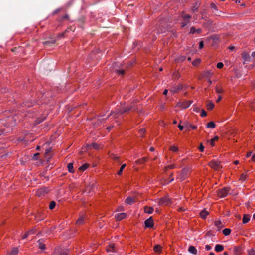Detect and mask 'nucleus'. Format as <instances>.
Listing matches in <instances>:
<instances>
[{
    "mask_svg": "<svg viewBox=\"0 0 255 255\" xmlns=\"http://www.w3.org/2000/svg\"><path fill=\"white\" fill-rule=\"evenodd\" d=\"M127 216V214L125 213H117L115 214V217L118 221H120L123 219H125Z\"/></svg>",
    "mask_w": 255,
    "mask_h": 255,
    "instance_id": "9b49d317",
    "label": "nucleus"
},
{
    "mask_svg": "<svg viewBox=\"0 0 255 255\" xmlns=\"http://www.w3.org/2000/svg\"><path fill=\"white\" fill-rule=\"evenodd\" d=\"M202 31V30L200 28H198V29H196L194 27H192L190 28V32H189V33L190 34H194L195 33H197L198 34H200L201 33Z\"/></svg>",
    "mask_w": 255,
    "mask_h": 255,
    "instance_id": "aec40b11",
    "label": "nucleus"
},
{
    "mask_svg": "<svg viewBox=\"0 0 255 255\" xmlns=\"http://www.w3.org/2000/svg\"><path fill=\"white\" fill-rule=\"evenodd\" d=\"M229 190H230L229 188H227V187L224 188L220 189L218 191L217 195L219 197H220L221 198L225 197L227 196V195L229 193Z\"/></svg>",
    "mask_w": 255,
    "mask_h": 255,
    "instance_id": "7ed1b4c3",
    "label": "nucleus"
},
{
    "mask_svg": "<svg viewBox=\"0 0 255 255\" xmlns=\"http://www.w3.org/2000/svg\"><path fill=\"white\" fill-rule=\"evenodd\" d=\"M184 21L181 23V26L182 27L186 26L190 22V19L191 16L188 14H185L182 16Z\"/></svg>",
    "mask_w": 255,
    "mask_h": 255,
    "instance_id": "6e6552de",
    "label": "nucleus"
},
{
    "mask_svg": "<svg viewBox=\"0 0 255 255\" xmlns=\"http://www.w3.org/2000/svg\"><path fill=\"white\" fill-rule=\"evenodd\" d=\"M204 147L202 143H200V146L199 147V149L201 152H203L204 151Z\"/></svg>",
    "mask_w": 255,
    "mask_h": 255,
    "instance_id": "5fc2aeb1",
    "label": "nucleus"
},
{
    "mask_svg": "<svg viewBox=\"0 0 255 255\" xmlns=\"http://www.w3.org/2000/svg\"><path fill=\"white\" fill-rule=\"evenodd\" d=\"M183 88V86L182 85H179L178 86H175L174 87H173L171 90L170 91L171 92H172L173 93H177L180 90H182Z\"/></svg>",
    "mask_w": 255,
    "mask_h": 255,
    "instance_id": "a211bd4d",
    "label": "nucleus"
},
{
    "mask_svg": "<svg viewBox=\"0 0 255 255\" xmlns=\"http://www.w3.org/2000/svg\"><path fill=\"white\" fill-rule=\"evenodd\" d=\"M54 255H67V252L65 251H63L62 250H60L59 249H56L54 251Z\"/></svg>",
    "mask_w": 255,
    "mask_h": 255,
    "instance_id": "f3484780",
    "label": "nucleus"
},
{
    "mask_svg": "<svg viewBox=\"0 0 255 255\" xmlns=\"http://www.w3.org/2000/svg\"><path fill=\"white\" fill-rule=\"evenodd\" d=\"M49 191V189L47 188L43 187L39 189L36 192V195L38 196H40L42 194L47 193Z\"/></svg>",
    "mask_w": 255,
    "mask_h": 255,
    "instance_id": "ddd939ff",
    "label": "nucleus"
},
{
    "mask_svg": "<svg viewBox=\"0 0 255 255\" xmlns=\"http://www.w3.org/2000/svg\"><path fill=\"white\" fill-rule=\"evenodd\" d=\"M207 115V113L204 110H202V112L201 114V116L202 117H205Z\"/></svg>",
    "mask_w": 255,
    "mask_h": 255,
    "instance_id": "6e6d98bb",
    "label": "nucleus"
},
{
    "mask_svg": "<svg viewBox=\"0 0 255 255\" xmlns=\"http://www.w3.org/2000/svg\"><path fill=\"white\" fill-rule=\"evenodd\" d=\"M205 249H206V250L209 251V250H210L212 249V247H211V246L210 245H206L205 246Z\"/></svg>",
    "mask_w": 255,
    "mask_h": 255,
    "instance_id": "680f3d73",
    "label": "nucleus"
},
{
    "mask_svg": "<svg viewBox=\"0 0 255 255\" xmlns=\"http://www.w3.org/2000/svg\"><path fill=\"white\" fill-rule=\"evenodd\" d=\"M249 255H255V251L254 249H251L248 251Z\"/></svg>",
    "mask_w": 255,
    "mask_h": 255,
    "instance_id": "49530a36",
    "label": "nucleus"
},
{
    "mask_svg": "<svg viewBox=\"0 0 255 255\" xmlns=\"http://www.w3.org/2000/svg\"><path fill=\"white\" fill-rule=\"evenodd\" d=\"M173 77L174 78L177 79L180 77V74L179 72L176 71L173 74Z\"/></svg>",
    "mask_w": 255,
    "mask_h": 255,
    "instance_id": "58836bf2",
    "label": "nucleus"
},
{
    "mask_svg": "<svg viewBox=\"0 0 255 255\" xmlns=\"http://www.w3.org/2000/svg\"><path fill=\"white\" fill-rule=\"evenodd\" d=\"M33 105V103L32 102H26L23 103V106H27L28 107H30Z\"/></svg>",
    "mask_w": 255,
    "mask_h": 255,
    "instance_id": "a19ab883",
    "label": "nucleus"
},
{
    "mask_svg": "<svg viewBox=\"0 0 255 255\" xmlns=\"http://www.w3.org/2000/svg\"><path fill=\"white\" fill-rule=\"evenodd\" d=\"M185 59H186V57H185V56H181L179 58L178 60L181 61V62H183V61H184L185 60Z\"/></svg>",
    "mask_w": 255,
    "mask_h": 255,
    "instance_id": "e2e57ef3",
    "label": "nucleus"
},
{
    "mask_svg": "<svg viewBox=\"0 0 255 255\" xmlns=\"http://www.w3.org/2000/svg\"><path fill=\"white\" fill-rule=\"evenodd\" d=\"M29 236V234L27 232H26L24 235L22 236V239H26L28 236Z\"/></svg>",
    "mask_w": 255,
    "mask_h": 255,
    "instance_id": "bf43d9fd",
    "label": "nucleus"
},
{
    "mask_svg": "<svg viewBox=\"0 0 255 255\" xmlns=\"http://www.w3.org/2000/svg\"><path fill=\"white\" fill-rule=\"evenodd\" d=\"M213 75V73H212L210 71H206L204 74L203 77L209 78Z\"/></svg>",
    "mask_w": 255,
    "mask_h": 255,
    "instance_id": "7c9ffc66",
    "label": "nucleus"
},
{
    "mask_svg": "<svg viewBox=\"0 0 255 255\" xmlns=\"http://www.w3.org/2000/svg\"><path fill=\"white\" fill-rule=\"evenodd\" d=\"M126 166V165L125 164H123L121 166L120 170H119V171L117 173L118 175H122L123 171V169L125 168Z\"/></svg>",
    "mask_w": 255,
    "mask_h": 255,
    "instance_id": "c9c22d12",
    "label": "nucleus"
},
{
    "mask_svg": "<svg viewBox=\"0 0 255 255\" xmlns=\"http://www.w3.org/2000/svg\"><path fill=\"white\" fill-rule=\"evenodd\" d=\"M107 251L108 252H112V253L116 252L115 244L114 243H111L109 245V246L107 248Z\"/></svg>",
    "mask_w": 255,
    "mask_h": 255,
    "instance_id": "dca6fc26",
    "label": "nucleus"
},
{
    "mask_svg": "<svg viewBox=\"0 0 255 255\" xmlns=\"http://www.w3.org/2000/svg\"><path fill=\"white\" fill-rule=\"evenodd\" d=\"M215 124L213 122L211 121L207 124V128H215Z\"/></svg>",
    "mask_w": 255,
    "mask_h": 255,
    "instance_id": "2f4dec72",
    "label": "nucleus"
},
{
    "mask_svg": "<svg viewBox=\"0 0 255 255\" xmlns=\"http://www.w3.org/2000/svg\"><path fill=\"white\" fill-rule=\"evenodd\" d=\"M37 247L41 250H44L45 249V244L44 243V240L42 239H39L37 241Z\"/></svg>",
    "mask_w": 255,
    "mask_h": 255,
    "instance_id": "4468645a",
    "label": "nucleus"
},
{
    "mask_svg": "<svg viewBox=\"0 0 255 255\" xmlns=\"http://www.w3.org/2000/svg\"><path fill=\"white\" fill-rule=\"evenodd\" d=\"M192 101H185L184 102H178L177 103V106L186 109L189 107L192 104Z\"/></svg>",
    "mask_w": 255,
    "mask_h": 255,
    "instance_id": "20e7f679",
    "label": "nucleus"
},
{
    "mask_svg": "<svg viewBox=\"0 0 255 255\" xmlns=\"http://www.w3.org/2000/svg\"><path fill=\"white\" fill-rule=\"evenodd\" d=\"M231 230L228 228L224 229L222 232L225 236H228L231 233Z\"/></svg>",
    "mask_w": 255,
    "mask_h": 255,
    "instance_id": "473e14b6",
    "label": "nucleus"
},
{
    "mask_svg": "<svg viewBox=\"0 0 255 255\" xmlns=\"http://www.w3.org/2000/svg\"><path fill=\"white\" fill-rule=\"evenodd\" d=\"M45 118H46V117H44L42 118H38L36 121V124H40V123H41L43 121V120L45 119Z\"/></svg>",
    "mask_w": 255,
    "mask_h": 255,
    "instance_id": "79ce46f5",
    "label": "nucleus"
},
{
    "mask_svg": "<svg viewBox=\"0 0 255 255\" xmlns=\"http://www.w3.org/2000/svg\"><path fill=\"white\" fill-rule=\"evenodd\" d=\"M89 164L85 163L83 164L82 166H80L79 168V170L81 171H84L88 167Z\"/></svg>",
    "mask_w": 255,
    "mask_h": 255,
    "instance_id": "72a5a7b5",
    "label": "nucleus"
},
{
    "mask_svg": "<svg viewBox=\"0 0 255 255\" xmlns=\"http://www.w3.org/2000/svg\"><path fill=\"white\" fill-rule=\"evenodd\" d=\"M189 169L187 168L183 169L180 175L177 177L178 179H179L181 181L185 180L188 174Z\"/></svg>",
    "mask_w": 255,
    "mask_h": 255,
    "instance_id": "39448f33",
    "label": "nucleus"
},
{
    "mask_svg": "<svg viewBox=\"0 0 255 255\" xmlns=\"http://www.w3.org/2000/svg\"><path fill=\"white\" fill-rule=\"evenodd\" d=\"M209 165L216 170H219L221 167L220 162L217 161H212L209 163Z\"/></svg>",
    "mask_w": 255,
    "mask_h": 255,
    "instance_id": "423d86ee",
    "label": "nucleus"
},
{
    "mask_svg": "<svg viewBox=\"0 0 255 255\" xmlns=\"http://www.w3.org/2000/svg\"><path fill=\"white\" fill-rule=\"evenodd\" d=\"M91 146L93 147V148L95 149H98V145L96 143H93L91 145Z\"/></svg>",
    "mask_w": 255,
    "mask_h": 255,
    "instance_id": "69168bd1",
    "label": "nucleus"
},
{
    "mask_svg": "<svg viewBox=\"0 0 255 255\" xmlns=\"http://www.w3.org/2000/svg\"><path fill=\"white\" fill-rule=\"evenodd\" d=\"M95 187V185L94 184L89 185L88 186H87L86 188V191H89V192L87 193H89L91 190H92Z\"/></svg>",
    "mask_w": 255,
    "mask_h": 255,
    "instance_id": "ea45409f",
    "label": "nucleus"
},
{
    "mask_svg": "<svg viewBox=\"0 0 255 255\" xmlns=\"http://www.w3.org/2000/svg\"><path fill=\"white\" fill-rule=\"evenodd\" d=\"M224 250V246L220 244H217L215 247V250L217 252H220Z\"/></svg>",
    "mask_w": 255,
    "mask_h": 255,
    "instance_id": "412c9836",
    "label": "nucleus"
},
{
    "mask_svg": "<svg viewBox=\"0 0 255 255\" xmlns=\"http://www.w3.org/2000/svg\"><path fill=\"white\" fill-rule=\"evenodd\" d=\"M135 202V199L131 197H128L125 200V203L127 204L131 205L133 203Z\"/></svg>",
    "mask_w": 255,
    "mask_h": 255,
    "instance_id": "6ab92c4d",
    "label": "nucleus"
},
{
    "mask_svg": "<svg viewBox=\"0 0 255 255\" xmlns=\"http://www.w3.org/2000/svg\"><path fill=\"white\" fill-rule=\"evenodd\" d=\"M68 18H69V15L67 14H66L62 17V20L68 19Z\"/></svg>",
    "mask_w": 255,
    "mask_h": 255,
    "instance_id": "338daca9",
    "label": "nucleus"
},
{
    "mask_svg": "<svg viewBox=\"0 0 255 255\" xmlns=\"http://www.w3.org/2000/svg\"><path fill=\"white\" fill-rule=\"evenodd\" d=\"M162 247L159 245H156L153 248V250L155 252L157 253H160L161 252Z\"/></svg>",
    "mask_w": 255,
    "mask_h": 255,
    "instance_id": "4be33fe9",
    "label": "nucleus"
},
{
    "mask_svg": "<svg viewBox=\"0 0 255 255\" xmlns=\"http://www.w3.org/2000/svg\"><path fill=\"white\" fill-rule=\"evenodd\" d=\"M218 139V136H215L214 138L211 139V144L212 145V146H214V142L217 140Z\"/></svg>",
    "mask_w": 255,
    "mask_h": 255,
    "instance_id": "a18cd8bd",
    "label": "nucleus"
},
{
    "mask_svg": "<svg viewBox=\"0 0 255 255\" xmlns=\"http://www.w3.org/2000/svg\"><path fill=\"white\" fill-rule=\"evenodd\" d=\"M145 132V129L143 128L140 129V130L139 131V132H140L141 135H142Z\"/></svg>",
    "mask_w": 255,
    "mask_h": 255,
    "instance_id": "0e129e2a",
    "label": "nucleus"
},
{
    "mask_svg": "<svg viewBox=\"0 0 255 255\" xmlns=\"http://www.w3.org/2000/svg\"><path fill=\"white\" fill-rule=\"evenodd\" d=\"M207 107L208 110H211L214 108V104L212 102H210L207 104Z\"/></svg>",
    "mask_w": 255,
    "mask_h": 255,
    "instance_id": "e433bc0d",
    "label": "nucleus"
},
{
    "mask_svg": "<svg viewBox=\"0 0 255 255\" xmlns=\"http://www.w3.org/2000/svg\"><path fill=\"white\" fill-rule=\"evenodd\" d=\"M198 9V6H194L193 7H192V11L193 12H195L196 11H197Z\"/></svg>",
    "mask_w": 255,
    "mask_h": 255,
    "instance_id": "774afa93",
    "label": "nucleus"
},
{
    "mask_svg": "<svg viewBox=\"0 0 255 255\" xmlns=\"http://www.w3.org/2000/svg\"><path fill=\"white\" fill-rule=\"evenodd\" d=\"M170 150L173 152H177L178 151V148L177 147H176L175 146H171L170 147Z\"/></svg>",
    "mask_w": 255,
    "mask_h": 255,
    "instance_id": "37998d69",
    "label": "nucleus"
},
{
    "mask_svg": "<svg viewBox=\"0 0 255 255\" xmlns=\"http://www.w3.org/2000/svg\"><path fill=\"white\" fill-rule=\"evenodd\" d=\"M215 90H216V92L218 93V94H220V93H223L224 92V90L221 89V88H219V87H218L217 86L215 88Z\"/></svg>",
    "mask_w": 255,
    "mask_h": 255,
    "instance_id": "c03bdc74",
    "label": "nucleus"
},
{
    "mask_svg": "<svg viewBox=\"0 0 255 255\" xmlns=\"http://www.w3.org/2000/svg\"><path fill=\"white\" fill-rule=\"evenodd\" d=\"M116 72L117 74L119 75H123L125 73V71L124 70H117Z\"/></svg>",
    "mask_w": 255,
    "mask_h": 255,
    "instance_id": "09e8293b",
    "label": "nucleus"
},
{
    "mask_svg": "<svg viewBox=\"0 0 255 255\" xmlns=\"http://www.w3.org/2000/svg\"><path fill=\"white\" fill-rule=\"evenodd\" d=\"M176 167V166L175 164H171L170 165H168L166 167V169H173Z\"/></svg>",
    "mask_w": 255,
    "mask_h": 255,
    "instance_id": "4d7b16f0",
    "label": "nucleus"
},
{
    "mask_svg": "<svg viewBox=\"0 0 255 255\" xmlns=\"http://www.w3.org/2000/svg\"><path fill=\"white\" fill-rule=\"evenodd\" d=\"M145 228H151L153 227L154 222L152 217H149L146 219L145 222Z\"/></svg>",
    "mask_w": 255,
    "mask_h": 255,
    "instance_id": "1a4fd4ad",
    "label": "nucleus"
},
{
    "mask_svg": "<svg viewBox=\"0 0 255 255\" xmlns=\"http://www.w3.org/2000/svg\"><path fill=\"white\" fill-rule=\"evenodd\" d=\"M85 217L83 215H81L76 221V224L80 225L84 222V219Z\"/></svg>",
    "mask_w": 255,
    "mask_h": 255,
    "instance_id": "a878e982",
    "label": "nucleus"
},
{
    "mask_svg": "<svg viewBox=\"0 0 255 255\" xmlns=\"http://www.w3.org/2000/svg\"><path fill=\"white\" fill-rule=\"evenodd\" d=\"M27 232H28L29 235H32V234H34L35 233V229H31L29 231H28Z\"/></svg>",
    "mask_w": 255,
    "mask_h": 255,
    "instance_id": "864d4df0",
    "label": "nucleus"
},
{
    "mask_svg": "<svg viewBox=\"0 0 255 255\" xmlns=\"http://www.w3.org/2000/svg\"><path fill=\"white\" fill-rule=\"evenodd\" d=\"M39 156V153H36L35 154H34L33 155V159L34 160H37L38 159V157Z\"/></svg>",
    "mask_w": 255,
    "mask_h": 255,
    "instance_id": "603ef678",
    "label": "nucleus"
},
{
    "mask_svg": "<svg viewBox=\"0 0 255 255\" xmlns=\"http://www.w3.org/2000/svg\"><path fill=\"white\" fill-rule=\"evenodd\" d=\"M214 226L216 227L217 231H220L223 227V225L220 220L215 221L214 222Z\"/></svg>",
    "mask_w": 255,
    "mask_h": 255,
    "instance_id": "2eb2a0df",
    "label": "nucleus"
},
{
    "mask_svg": "<svg viewBox=\"0 0 255 255\" xmlns=\"http://www.w3.org/2000/svg\"><path fill=\"white\" fill-rule=\"evenodd\" d=\"M250 220V216L247 214H244L243 218V223L244 224L247 223Z\"/></svg>",
    "mask_w": 255,
    "mask_h": 255,
    "instance_id": "b1692460",
    "label": "nucleus"
},
{
    "mask_svg": "<svg viewBox=\"0 0 255 255\" xmlns=\"http://www.w3.org/2000/svg\"><path fill=\"white\" fill-rule=\"evenodd\" d=\"M41 68L46 71H51L52 68L49 67V64L47 61H43L41 65Z\"/></svg>",
    "mask_w": 255,
    "mask_h": 255,
    "instance_id": "f8f14e48",
    "label": "nucleus"
},
{
    "mask_svg": "<svg viewBox=\"0 0 255 255\" xmlns=\"http://www.w3.org/2000/svg\"><path fill=\"white\" fill-rule=\"evenodd\" d=\"M147 161V158H141V159H138V160H137L136 161V162L137 163V164H143L144 163V162H145L146 161Z\"/></svg>",
    "mask_w": 255,
    "mask_h": 255,
    "instance_id": "f704fd0d",
    "label": "nucleus"
},
{
    "mask_svg": "<svg viewBox=\"0 0 255 255\" xmlns=\"http://www.w3.org/2000/svg\"><path fill=\"white\" fill-rule=\"evenodd\" d=\"M67 168L68 169V171L70 173H73L74 172L73 170V165L72 163H69L67 165Z\"/></svg>",
    "mask_w": 255,
    "mask_h": 255,
    "instance_id": "c756f323",
    "label": "nucleus"
},
{
    "mask_svg": "<svg viewBox=\"0 0 255 255\" xmlns=\"http://www.w3.org/2000/svg\"><path fill=\"white\" fill-rule=\"evenodd\" d=\"M242 58L247 62H251L252 61L251 57L246 52H244L241 54Z\"/></svg>",
    "mask_w": 255,
    "mask_h": 255,
    "instance_id": "9d476101",
    "label": "nucleus"
},
{
    "mask_svg": "<svg viewBox=\"0 0 255 255\" xmlns=\"http://www.w3.org/2000/svg\"><path fill=\"white\" fill-rule=\"evenodd\" d=\"M55 43V40H52V41H46L44 42H43V44L45 46H52L54 45Z\"/></svg>",
    "mask_w": 255,
    "mask_h": 255,
    "instance_id": "5701e85b",
    "label": "nucleus"
},
{
    "mask_svg": "<svg viewBox=\"0 0 255 255\" xmlns=\"http://www.w3.org/2000/svg\"><path fill=\"white\" fill-rule=\"evenodd\" d=\"M18 253V249L17 248H14L8 255H17Z\"/></svg>",
    "mask_w": 255,
    "mask_h": 255,
    "instance_id": "bb28decb",
    "label": "nucleus"
},
{
    "mask_svg": "<svg viewBox=\"0 0 255 255\" xmlns=\"http://www.w3.org/2000/svg\"><path fill=\"white\" fill-rule=\"evenodd\" d=\"M211 7L215 10H217V7L214 3H212L211 4Z\"/></svg>",
    "mask_w": 255,
    "mask_h": 255,
    "instance_id": "13d9d810",
    "label": "nucleus"
},
{
    "mask_svg": "<svg viewBox=\"0 0 255 255\" xmlns=\"http://www.w3.org/2000/svg\"><path fill=\"white\" fill-rule=\"evenodd\" d=\"M204 47V42L203 41H201L199 43V49H202Z\"/></svg>",
    "mask_w": 255,
    "mask_h": 255,
    "instance_id": "052dcab7",
    "label": "nucleus"
},
{
    "mask_svg": "<svg viewBox=\"0 0 255 255\" xmlns=\"http://www.w3.org/2000/svg\"><path fill=\"white\" fill-rule=\"evenodd\" d=\"M208 214H209V212L205 210H203L200 212V216H201V218L203 219H205Z\"/></svg>",
    "mask_w": 255,
    "mask_h": 255,
    "instance_id": "c85d7f7f",
    "label": "nucleus"
},
{
    "mask_svg": "<svg viewBox=\"0 0 255 255\" xmlns=\"http://www.w3.org/2000/svg\"><path fill=\"white\" fill-rule=\"evenodd\" d=\"M18 120L16 115H11L6 117V126L13 127L16 125V121Z\"/></svg>",
    "mask_w": 255,
    "mask_h": 255,
    "instance_id": "f257e3e1",
    "label": "nucleus"
},
{
    "mask_svg": "<svg viewBox=\"0 0 255 255\" xmlns=\"http://www.w3.org/2000/svg\"><path fill=\"white\" fill-rule=\"evenodd\" d=\"M246 177H247L246 175H245L244 174H242L240 176V180L244 181L246 180Z\"/></svg>",
    "mask_w": 255,
    "mask_h": 255,
    "instance_id": "de8ad7c7",
    "label": "nucleus"
},
{
    "mask_svg": "<svg viewBox=\"0 0 255 255\" xmlns=\"http://www.w3.org/2000/svg\"><path fill=\"white\" fill-rule=\"evenodd\" d=\"M153 211V208L152 207L146 206L144 207V212L146 213L151 214Z\"/></svg>",
    "mask_w": 255,
    "mask_h": 255,
    "instance_id": "cd10ccee",
    "label": "nucleus"
},
{
    "mask_svg": "<svg viewBox=\"0 0 255 255\" xmlns=\"http://www.w3.org/2000/svg\"><path fill=\"white\" fill-rule=\"evenodd\" d=\"M224 66V64L222 62H219L217 64V67L219 69L222 68Z\"/></svg>",
    "mask_w": 255,
    "mask_h": 255,
    "instance_id": "3c124183",
    "label": "nucleus"
},
{
    "mask_svg": "<svg viewBox=\"0 0 255 255\" xmlns=\"http://www.w3.org/2000/svg\"><path fill=\"white\" fill-rule=\"evenodd\" d=\"M55 205H56L55 202L54 201H52L51 202H50V204H49V209L50 210L53 209L55 207Z\"/></svg>",
    "mask_w": 255,
    "mask_h": 255,
    "instance_id": "4c0bfd02",
    "label": "nucleus"
},
{
    "mask_svg": "<svg viewBox=\"0 0 255 255\" xmlns=\"http://www.w3.org/2000/svg\"><path fill=\"white\" fill-rule=\"evenodd\" d=\"M170 203L171 202L170 199L167 197H165L160 199V200L158 201V204L159 205H168L170 204Z\"/></svg>",
    "mask_w": 255,
    "mask_h": 255,
    "instance_id": "0eeeda50",
    "label": "nucleus"
},
{
    "mask_svg": "<svg viewBox=\"0 0 255 255\" xmlns=\"http://www.w3.org/2000/svg\"><path fill=\"white\" fill-rule=\"evenodd\" d=\"M188 251L193 254H197V249H196V248L194 247V246H189V248H188Z\"/></svg>",
    "mask_w": 255,
    "mask_h": 255,
    "instance_id": "393cba45",
    "label": "nucleus"
},
{
    "mask_svg": "<svg viewBox=\"0 0 255 255\" xmlns=\"http://www.w3.org/2000/svg\"><path fill=\"white\" fill-rule=\"evenodd\" d=\"M200 62V59H197L195 61H193L192 62V64L194 66L197 65Z\"/></svg>",
    "mask_w": 255,
    "mask_h": 255,
    "instance_id": "8fccbe9b",
    "label": "nucleus"
},
{
    "mask_svg": "<svg viewBox=\"0 0 255 255\" xmlns=\"http://www.w3.org/2000/svg\"><path fill=\"white\" fill-rule=\"evenodd\" d=\"M132 109V106H128L125 107H117L114 111V114L116 115L122 114L124 113L129 112Z\"/></svg>",
    "mask_w": 255,
    "mask_h": 255,
    "instance_id": "f03ea898",
    "label": "nucleus"
}]
</instances>
